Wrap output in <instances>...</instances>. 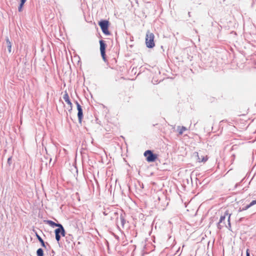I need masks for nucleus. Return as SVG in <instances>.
Masks as SVG:
<instances>
[{
  "label": "nucleus",
  "instance_id": "obj_1",
  "mask_svg": "<svg viewBox=\"0 0 256 256\" xmlns=\"http://www.w3.org/2000/svg\"><path fill=\"white\" fill-rule=\"evenodd\" d=\"M154 34L150 32L149 31L147 32L146 37V44L148 48H152L154 46Z\"/></svg>",
  "mask_w": 256,
  "mask_h": 256
},
{
  "label": "nucleus",
  "instance_id": "obj_2",
  "mask_svg": "<svg viewBox=\"0 0 256 256\" xmlns=\"http://www.w3.org/2000/svg\"><path fill=\"white\" fill-rule=\"evenodd\" d=\"M98 24L100 26L102 32L106 35H110V32L108 30L109 22L106 20H102L99 22Z\"/></svg>",
  "mask_w": 256,
  "mask_h": 256
},
{
  "label": "nucleus",
  "instance_id": "obj_3",
  "mask_svg": "<svg viewBox=\"0 0 256 256\" xmlns=\"http://www.w3.org/2000/svg\"><path fill=\"white\" fill-rule=\"evenodd\" d=\"M144 156L148 162H154L158 158L156 154H154L152 150H147L144 152Z\"/></svg>",
  "mask_w": 256,
  "mask_h": 256
},
{
  "label": "nucleus",
  "instance_id": "obj_4",
  "mask_svg": "<svg viewBox=\"0 0 256 256\" xmlns=\"http://www.w3.org/2000/svg\"><path fill=\"white\" fill-rule=\"evenodd\" d=\"M100 50L102 59L104 62H106V44L103 40H100Z\"/></svg>",
  "mask_w": 256,
  "mask_h": 256
},
{
  "label": "nucleus",
  "instance_id": "obj_5",
  "mask_svg": "<svg viewBox=\"0 0 256 256\" xmlns=\"http://www.w3.org/2000/svg\"><path fill=\"white\" fill-rule=\"evenodd\" d=\"M75 103L76 105L77 110H78V120L79 123L81 124L82 122V120L83 118V112L82 109L80 105L79 104V103L76 101Z\"/></svg>",
  "mask_w": 256,
  "mask_h": 256
},
{
  "label": "nucleus",
  "instance_id": "obj_6",
  "mask_svg": "<svg viewBox=\"0 0 256 256\" xmlns=\"http://www.w3.org/2000/svg\"><path fill=\"white\" fill-rule=\"evenodd\" d=\"M226 214L227 215L228 213H225L224 216H220L219 222L217 224L218 228L219 230H220L224 226H226V222H224L226 220Z\"/></svg>",
  "mask_w": 256,
  "mask_h": 256
},
{
  "label": "nucleus",
  "instance_id": "obj_7",
  "mask_svg": "<svg viewBox=\"0 0 256 256\" xmlns=\"http://www.w3.org/2000/svg\"><path fill=\"white\" fill-rule=\"evenodd\" d=\"M63 99L69 106L70 109L68 110V111L71 112L72 110V104L68 94L66 91L65 92L63 96Z\"/></svg>",
  "mask_w": 256,
  "mask_h": 256
},
{
  "label": "nucleus",
  "instance_id": "obj_8",
  "mask_svg": "<svg viewBox=\"0 0 256 256\" xmlns=\"http://www.w3.org/2000/svg\"><path fill=\"white\" fill-rule=\"evenodd\" d=\"M59 230L58 234H61L62 236H65L66 232L63 226L61 224L59 227L55 230Z\"/></svg>",
  "mask_w": 256,
  "mask_h": 256
},
{
  "label": "nucleus",
  "instance_id": "obj_9",
  "mask_svg": "<svg viewBox=\"0 0 256 256\" xmlns=\"http://www.w3.org/2000/svg\"><path fill=\"white\" fill-rule=\"evenodd\" d=\"M47 224L53 228L56 227V226L58 228L59 226H60V225H61V224H56V223L54 222H53L52 220H47Z\"/></svg>",
  "mask_w": 256,
  "mask_h": 256
},
{
  "label": "nucleus",
  "instance_id": "obj_10",
  "mask_svg": "<svg viewBox=\"0 0 256 256\" xmlns=\"http://www.w3.org/2000/svg\"><path fill=\"white\" fill-rule=\"evenodd\" d=\"M177 129L178 132V134L180 135H182L183 134L184 132L187 130L186 128L184 126H182V127L180 126H178Z\"/></svg>",
  "mask_w": 256,
  "mask_h": 256
},
{
  "label": "nucleus",
  "instance_id": "obj_11",
  "mask_svg": "<svg viewBox=\"0 0 256 256\" xmlns=\"http://www.w3.org/2000/svg\"><path fill=\"white\" fill-rule=\"evenodd\" d=\"M6 44L8 48V50L9 52H10L11 48H12L11 42H10L8 38V37L6 38Z\"/></svg>",
  "mask_w": 256,
  "mask_h": 256
},
{
  "label": "nucleus",
  "instance_id": "obj_12",
  "mask_svg": "<svg viewBox=\"0 0 256 256\" xmlns=\"http://www.w3.org/2000/svg\"><path fill=\"white\" fill-rule=\"evenodd\" d=\"M36 236L38 240H39V242H40L42 246V247L46 248L45 243L43 240L42 238L37 234H36Z\"/></svg>",
  "mask_w": 256,
  "mask_h": 256
},
{
  "label": "nucleus",
  "instance_id": "obj_13",
  "mask_svg": "<svg viewBox=\"0 0 256 256\" xmlns=\"http://www.w3.org/2000/svg\"><path fill=\"white\" fill-rule=\"evenodd\" d=\"M197 156L198 157V161L199 162H206L207 160H208V158H207V156H202V158H199V156L198 155V154H197Z\"/></svg>",
  "mask_w": 256,
  "mask_h": 256
},
{
  "label": "nucleus",
  "instance_id": "obj_14",
  "mask_svg": "<svg viewBox=\"0 0 256 256\" xmlns=\"http://www.w3.org/2000/svg\"><path fill=\"white\" fill-rule=\"evenodd\" d=\"M59 230H54L55 235H56V239L57 242H59L60 239V235L58 234Z\"/></svg>",
  "mask_w": 256,
  "mask_h": 256
},
{
  "label": "nucleus",
  "instance_id": "obj_15",
  "mask_svg": "<svg viewBox=\"0 0 256 256\" xmlns=\"http://www.w3.org/2000/svg\"><path fill=\"white\" fill-rule=\"evenodd\" d=\"M36 254L38 256H44V251L41 248H38L36 251Z\"/></svg>",
  "mask_w": 256,
  "mask_h": 256
},
{
  "label": "nucleus",
  "instance_id": "obj_16",
  "mask_svg": "<svg viewBox=\"0 0 256 256\" xmlns=\"http://www.w3.org/2000/svg\"><path fill=\"white\" fill-rule=\"evenodd\" d=\"M120 222H121L122 226H124L126 220H125L124 218L122 215L120 216Z\"/></svg>",
  "mask_w": 256,
  "mask_h": 256
},
{
  "label": "nucleus",
  "instance_id": "obj_17",
  "mask_svg": "<svg viewBox=\"0 0 256 256\" xmlns=\"http://www.w3.org/2000/svg\"><path fill=\"white\" fill-rule=\"evenodd\" d=\"M24 3H22L20 2V6L18 8V12H21L22 10V8L24 5Z\"/></svg>",
  "mask_w": 256,
  "mask_h": 256
},
{
  "label": "nucleus",
  "instance_id": "obj_18",
  "mask_svg": "<svg viewBox=\"0 0 256 256\" xmlns=\"http://www.w3.org/2000/svg\"><path fill=\"white\" fill-rule=\"evenodd\" d=\"M250 207H251V206H250V204L247 206H246L244 208H242V210H246L248 208H249Z\"/></svg>",
  "mask_w": 256,
  "mask_h": 256
},
{
  "label": "nucleus",
  "instance_id": "obj_19",
  "mask_svg": "<svg viewBox=\"0 0 256 256\" xmlns=\"http://www.w3.org/2000/svg\"><path fill=\"white\" fill-rule=\"evenodd\" d=\"M256 204V200H254L252 201L250 203V206H254V204Z\"/></svg>",
  "mask_w": 256,
  "mask_h": 256
},
{
  "label": "nucleus",
  "instance_id": "obj_20",
  "mask_svg": "<svg viewBox=\"0 0 256 256\" xmlns=\"http://www.w3.org/2000/svg\"><path fill=\"white\" fill-rule=\"evenodd\" d=\"M246 256H250V252H249V250L248 249H247V250H246Z\"/></svg>",
  "mask_w": 256,
  "mask_h": 256
},
{
  "label": "nucleus",
  "instance_id": "obj_21",
  "mask_svg": "<svg viewBox=\"0 0 256 256\" xmlns=\"http://www.w3.org/2000/svg\"><path fill=\"white\" fill-rule=\"evenodd\" d=\"M230 214L229 216H228V225L230 226Z\"/></svg>",
  "mask_w": 256,
  "mask_h": 256
},
{
  "label": "nucleus",
  "instance_id": "obj_22",
  "mask_svg": "<svg viewBox=\"0 0 256 256\" xmlns=\"http://www.w3.org/2000/svg\"><path fill=\"white\" fill-rule=\"evenodd\" d=\"M10 161H11V158H9L8 160V162L10 164Z\"/></svg>",
  "mask_w": 256,
  "mask_h": 256
},
{
  "label": "nucleus",
  "instance_id": "obj_23",
  "mask_svg": "<svg viewBox=\"0 0 256 256\" xmlns=\"http://www.w3.org/2000/svg\"><path fill=\"white\" fill-rule=\"evenodd\" d=\"M20 1L22 3H25L26 0H20Z\"/></svg>",
  "mask_w": 256,
  "mask_h": 256
},
{
  "label": "nucleus",
  "instance_id": "obj_24",
  "mask_svg": "<svg viewBox=\"0 0 256 256\" xmlns=\"http://www.w3.org/2000/svg\"><path fill=\"white\" fill-rule=\"evenodd\" d=\"M104 215H107V214H108L106 213V212H104Z\"/></svg>",
  "mask_w": 256,
  "mask_h": 256
},
{
  "label": "nucleus",
  "instance_id": "obj_25",
  "mask_svg": "<svg viewBox=\"0 0 256 256\" xmlns=\"http://www.w3.org/2000/svg\"><path fill=\"white\" fill-rule=\"evenodd\" d=\"M68 236H70V237H71V236H72V235H71V234H68Z\"/></svg>",
  "mask_w": 256,
  "mask_h": 256
},
{
  "label": "nucleus",
  "instance_id": "obj_26",
  "mask_svg": "<svg viewBox=\"0 0 256 256\" xmlns=\"http://www.w3.org/2000/svg\"><path fill=\"white\" fill-rule=\"evenodd\" d=\"M188 15L190 16V12H188Z\"/></svg>",
  "mask_w": 256,
  "mask_h": 256
}]
</instances>
